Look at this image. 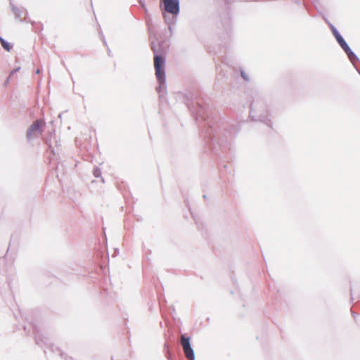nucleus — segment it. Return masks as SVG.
Instances as JSON below:
<instances>
[{
	"label": "nucleus",
	"mask_w": 360,
	"mask_h": 360,
	"mask_svg": "<svg viewBox=\"0 0 360 360\" xmlns=\"http://www.w3.org/2000/svg\"><path fill=\"white\" fill-rule=\"evenodd\" d=\"M332 32H333V35L335 36V39H338V36H341L338 32L336 30L335 28L334 27H332Z\"/></svg>",
	"instance_id": "obj_8"
},
{
	"label": "nucleus",
	"mask_w": 360,
	"mask_h": 360,
	"mask_svg": "<svg viewBox=\"0 0 360 360\" xmlns=\"http://www.w3.org/2000/svg\"><path fill=\"white\" fill-rule=\"evenodd\" d=\"M340 46L346 52V53L347 54L348 57L351 59L354 54L352 52V51L349 49V47L348 46L347 44L345 42V44H342Z\"/></svg>",
	"instance_id": "obj_5"
},
{
	"label": "nucleus",
	"mask_w": 360,
	"mask_h": 360,
	"mask_svg": "<svg viewBox=\"0 0 360 360\" xmlns=\"http://www.w3.org/2000/svg\"><path fill=\"white\" fill-rule=\"evenodd\" d=\"M181 345L186 357L188 360H194V352L191 347L189 338H186L185 335H182L181 337Z\"/></svg>",
	"instance_id": "obj_3"
},
{
	"label": "nucleus",
	"mask_w": 360,
	"mask_h": 360,
	"mask_svg": "<svg viewBox=\"0 0 360 360\" xmlns=\"http://www.w3.org/2000/svg\"><path fill=\"white\" fill-rule=\"evenodd\" d=\"M340 46L345 44L346 41L344 40V39L341 36H338V39H336Z\"/></svg>",
	"instance_id": "obj_7"
},
{
	"label": "nucleus",
	"mask_w": 360,
	"mask_h": 360,
	"mask_svg": "<svg viewBox=\"0 0 360 360\" xmlns=\"http://www.w3.org/2000/svg\"><path fill=\"white\" fill-rule=\"evenodd\" d=\"M45 127V122L43 120H37L28 128L27 131V139H33L40 136Z\"/></svg>",
	"instance_id": "obj_1"
},
{
	"label": "nucleus",
	"mask_w": 360,
	"mask_h": 360,
	"mask_svg": "<svg viewBox=\"0 0 360 360\" xmlns=\"http://www.w3.org/2000/svg\"><path fill=\"white\" fill-rule=\"evenodd\" d=\"M0 42L2 45V46L8 51H9L11 50V46L9 44V43L5 41L3 39H1L0 37Z\"/></svg>",
	"instance_id": "obj_6"
},
{
	"label": "nucleus",
	"mask_w": 360,
	"mask_h": 360,
	"mask_svg": "<svg viewBox=\"0 0 360 360\" xmlns=\"http://www.w3.org/2000/svg\"><path fill=\"white\" fill-rule=\"evenodd\" d=\"M154 68L155 75L160 83H164L165 79V58L160 55L154 56Z\"/></svg>",
	"instance_id": "obj_2"
},
{
	"label": "nucleus",
	"mask_w": 360,
	"mask_h": 360,
	"mask_svg": "<svg viewBox=\"0 0 360 360\" xmlns=\"http://www.w3.org/2000/svg\"><path fill=\"white\" fill-rule=\"evenodd\" d=\"M165 11L172 15H177L179 12L178 0H162Z\"/></svg>",
	"instance_id": "obj_4"
},
{
	"label": "nucleus",
	"mask_w": 360,
	"mask_h": 360,
	"mask_svg": "<svg viewBox=\"0 0 360 360\" xmlns=\"http://www.w3.org/2000/svg\"><path fill=\"white\" fill-rule=\"evenodd\" d=\"M241 76L245 79H248L247 77H246V75L245 74L244 72H241Z\"/></svg>",
	"instance_id": "obj_10"
},
{
	"label": "nucleus",
	"mask_w": 360,
	"mask_h": 360,
	"mask_svg": "<svg viewBox=\"0 0 360 360\" xmlns=\"http://www.w3.org/2000/svg\"><path fill=\"white\" fill-rule=\"evenodd\" d=\"M36 73L39 74V70H37Z\"/></svg>",
	"instance_id": "obj_11"
},
{
	"label": "nucleus",
	"mask_w": 360,
	"mask_h": 360,
	"mask_svg": "<svg viewBox=\"0 0 360 360\" xmlns=\"http://www.w3.org/2000/svg\"><path fill=\"white\" fill-rule=\"evenodd\" d=\"M15 74V71L12 72L11 73V75H10L9 77H8V79H12V78L14 77Z\"/></svg>",
	"instance_id": "obj_9"
}]
</instances>
